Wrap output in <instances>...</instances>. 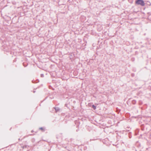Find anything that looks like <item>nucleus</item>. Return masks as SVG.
<instances>
[{
    "mask_svg": "<svg viewBox=\"0 0 151 151\" xmlns=\"http://www.w3.org/2000/svg\"><path fill=\"white\" fill-rule=\"evenodd\" d=\"M23 65L24 66V67H26L27 66V65H25V63H23Z\"/></svg>",
    "mask_w": 151,
    "mask_h": 151,
    "instance_id": "9",
    "label": "nucleus"
},
{
    "mask_svg": "<svg viewBox=\"0 0 151 151\" xmlns=\"http://www.w3.org/2000/svg\"><path fill=\"white\" fill-rule=\"evenodd\" d=\"M136 103V101L135 100H133L132 101V103L133 104H135Z\"/></svg>",
    "mask_w": 151,
    "mask_h": 151,
    "instance_id": "6",
    "label": "nucleus"
},
{
    "mask_svg": "<svg viewBox=\"0 0 151 151\" xmlns=\"http://www.w3.org/2000/svg\"><path fill=\"white\" fill-rule=\"evenodd\" d=\"M78 131V129L77 130V131Z\"/></svg>",
    "mask_w": 151,
    "mask_h": 151,
    "instance_id": "15",
    "label": "nucleus"
},
{
    "mask_svg": "<svg viewBox=\"0 0 151 151\" xmlns=\"http://www.w3.org/2000/svg\"><path fill=\"white\" fill-rule=\"evenodd\" d=\"M39 129L41 130L43 132H44L45 131V129L43 127H40V128H39Z\"/></svg>",
    "mask_w": 151,
    "mask_h": 151,
    "instance_id": "4",
    "label": "nucleus"
},
{
    "mask_svg": "<svg viewBox=\"0 0 151 151\" xmlns=\"http://www.w3.org/2000/svg\"><path fill=\"white\" fill-rule=\"evenodd\" d=\"M147 3H149V4H148L149 5H151V3H150V2L149 1H147Z\"/></svg>",
    "mask_w": 151,
    "mask_h": 151,
    "instance_id": "10",
    "label": "nucleus"
},
{
    "mask_svg": "<svg viewBox=\"0 0 151 151\" xmlns=\"http://www.w3.org/2000/svg\"><path fill=\"white\" fill-rule=\"evenodd\" d=\"M32 82L33 83H37L39 82V80H37L36 81L33 80L32 81Z\"/></svg>",
    "mask_w": 151,
    "mask_h": 151,
    "instance_id": "3",
    "label": "nucleus"
},
{
    "mask_svg": "<svg viewBox=\"0 0 151 151\" xmlns=\"http://www.w3.org/2000/svg\"><path fill=\"white\" fill-rule=\"evenodd\" d=\"M21 147L22 148L24 149L25 148H26L27 147V145H25L23 146H21Z\"/></svg>",
    "mask_w": 151,
    "mask_h": 151,
    "instance_id": "7",
    "label": "nucleus"
},
{
    "mask_svg": "<svg viewBox=\"0 0 151 151\" xmlns=\"http://www.w3.org/2000/svg\"><path fill=\"white\" fill-rule=\"evenodd\" d=\"M78 131V129L77 130V131Z\"/></svg>",
    "mask_w": 151,
    "mask_h": 151,
    "instance_id": "16",
    "label": "nucleus"
},
{
    "mask_svg": "<svg viewBox=\"0 0 151 151\" xmlns=\"http://www.w3.org/2000/svg\"><path fill=\"white\" fill-rule=\"evenodd\" d=\"M119 151H124V150L123 149L120 148L119 150Z\"/></svg>",
    "mask_w": 151,
    "mask_h": 151,
    "instance_id": "8",
    "label": "nucleus"
},
{
    "mask_svg": "<svg viewBox=\"0 0 151 151\" xmlns=\"http://www.w3.org/2000/svg\"><path fill=\"white\" fill-rule=\"evenodd\" d=\"M92 107L93 108L94 110H95L96 109V106H95L94 105H93L92 106Z\"/></svg>",
    "mask_w": 151,
    "mask_h": 151,
    "instance_id": "5",
    "label": "nucleus"
},
{
    "mask_svg": "<svg viewBox=\"0 0 151 151\" xmlns=\"http://www.w3.org/2000/svg\"><path fill=\"white\" fill-rule=\"evenodd\" d=\"M135 3L136 4L140 5L142 6L145 5V3L143 0H136Z\"/></svg>",
    "mask_w": 151,
    "mask_h": 151,
    "instance_id": "1",
    "label": "nucleus"
},
{
    "mask_svg": "<svg viewBox=\"0 0 151 151\" xmlns=\"http://www.w3.org/2000/svg\"><path fill=\"white\" fill-rule=\"evenodd\" d=\"M34 132V131H33V130H32V131H31V132Z\"/></svg>",
    "mask_w": 151,
    "mask_h": 151,
    "instance_id": "12",
    "label": "nucleus"
},
{
    "mask_svg": "<svg viewBox=\"0 0 151 151\" xmlns=\"http://www.w3.org/2000/svg\"><path fill=\"white\" fill-rule=\"evenodd\" d=\"M132 61H134V58H132Z\"/></svg>",
    "mask_w": 151,
    "mask_h": 151,
    "instance_id": "11",
    "label": "nucleus"
},
{
    "mask_svg": "<svg viewBox=\"0 0 151 151\" xmlns=\"http://www.w3.org/2000/svg\"><path fill=\"white\" fill-rule=\"evenodd\" d=\"M53 108L55 109L56 112H57L60 110V109L58 107H54Z\"/></svg>",
    "mask_w": 151,
    "mask_h": 151,
    "instance_id": "2",
    "label": "nucleus"
},
{
    "mask_svg": "<svg viewBox=\"0 0 151 151\" xmlns=\"http://www.w3.org/2000/svg\"><path fill=\"white\" fill-rule=\"evenodd\" d=\"M35 91H33V92H34V93H35Z\"/></svg>",
    "mask_w": 151,
    "mask_h": 151,
    "instance_id": "14",
    "label": "nucleus"
},
{
    "mask_svg": "<svg viewBox=\"0 0 151 151\" xmlns=\"http://www.w3.org/2000/svg\"><path fill=\"white\" fill-rule=\"evenodd\" d=\"M43 76V74H41V76Z\"/></svg>",
    "mask_w": 151,
    "mask_h": 151,
    "instance_id": "13",
    "label": "nucleus"
}]
</instances>
